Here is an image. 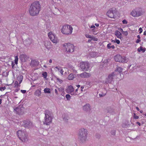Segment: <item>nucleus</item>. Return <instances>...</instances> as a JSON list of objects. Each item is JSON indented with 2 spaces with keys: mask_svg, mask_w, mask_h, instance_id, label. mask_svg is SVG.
Wrapping results in <instances>:
<instances>
[{
  "mask_svg": "<svg viewBox=\"0 0 146 146\" xmlns=\"http://www.w3.org/2000/svg\"><path fill=\"white\" fill-rule=\"evenodd\" d=\"M41 8L40 3L36 1L33 3L29 8V11L30 15L32 16L37 15L39 14Z\"/></svg>",
  "mask_w": 146,
  "mask_h": 146,
  "instance_id": "nucleus-1",
  "label": "nucleus"
},
{
  "mask_svg": "<svg viewBox=\"0 0 146 146\" xmlns=\"http://www.w3.org/2000/svg\"><path fill=\"white\" fill-rule=\"evenodd\" d=\"M78 132V137L79 141L82 143L85 142L87 139L88 135L87 129L81 128L79 129Z\"/></svg>",
  "mask_w": 146,
  "mask_h": 146,
  "instance_id": "nucleus-2",
  "label": "nucleus"
},
{
  "mask_svg": "<svg viewBox=\"0 0 146 146\" xmlns=\"http://www.w3.org/2000/svg\"><path fill=\"white\" fill-rule=\"evenodd\" d=\"M45 117L43 121V124L49 125L52 121L53 114L52 112L48 110H46L44 112Z\"/></svg>",
  "mask_w": 146,
  "mask_h": 146,
  "instance_id": "nucleus-3",
  "label": "nucleus"
},
{
  "mask_svg": "<svg viewBox=\"0 0 146 146\" xmlns=\"http://www.w3.org/2000/svg\"><path fill=\"white\" fill-rule=\"evenodd\" d=\"M73 30L72 27L70 25H64L61 29V32L64 34L69 35L72 34Z\"/></svg>",
  "mask_w": 146,
  "mask_h": 146,
  "instance_id": "nucleus-4",
  "label": "nucleus"
},
{
  "mask_svg": "<svg viewBox=\"0 0 146 146\" xmlns=\"http://www.w3.org/2000/svg\"><path fill=\"white\" fill-rule=\"evenodd\" d=\"M17 134L20 139L22 142H25L27 141V135L25 131L19 130L17 131Z\"/></svg>",
  "mask_w": 146,
  "mask_h": 146,
  "instance_id": "nucleus-5",
  "label": "nucleus"
},
{
  "mask_svg": "<svg viewBox=\"0 0 146 146\" xmlns=\"http://www.w3.org/2000/svg\"><path fill=\"white\" fill-rule=\"evenodd\" d=\"M90 64L87 62H81L79 64V67L83 71H88L89 69Z\"/></svg>",
  "mask_w": 146,
  "mask_h": 146,
  "instance_id": "nucleus-6",
  "label": "nucleus"
},
{
  "mask_svg": "<svg viewBox=\"0 0 146 146\" xmlns=\"http://www.w3.org/2000/svg\"><path fill=\"white\" fill-rule=\"evenodd\" d=\"M14 111L17 114L22 115L25 112V109L22 105H20L14 109Z\"/></svg>",
  "mask_w": 146,
  "mask_h": 146,
  "instance_id": "nucleus-7",
  "label": "nucleus"
},
{
  "mask_svg": "<svg viewBox=\"0 0 146 146\" xmlns=\"http://www.w3.org/2000/svg\"><path fill=\"white\" fill-rule=\"evenodd\" d=\"M64 46L67 52L72 53L74 52L75 47L73 44L70 43H65Z\"/></svg>",
  "mask_w": 146,
  "mask_h": 146,
  "instance_id": "nucleus-8",
  "label": "nucleus"
},
{
  "mask_svg": "<svg viewBox=\"0 0 146 146\" xmlns=\"http://www.w3.org/2000/svg\"><path fill=\"white\" fill-rule=\"evenodd\" d=\"M48 36L51 40L54 43H57L58 42V40L56 35L52 32L48 33Z\"/></svg>",
  "mask_w": 146,
  "mask_h": 146,
  "instance_id": "nucleus-9",
  "label": "nucleus"
},
{
  "mask_svg": "<svg viewBox=\"0 0 146 146\" xmlns=\"http://www.w3.org/2000/svg\"><path fill=\"white\" fill-rule=\"evenodd\" d=\"M114 59L115 61L121 62H125L126 59L125 58L122 56L120 55L117 54L114 57Z\"/></svg>",
  "mask_w": 146,
  "mask_h": 146,
  "instance_id": "nucleus-10",
  "label": "nucleus"
},
{
  "mask_svg": "<svg viewBox=\"0 0 146 146\" xmlns=\"http://www.w3.org/2000/svg\"><path fill=\"white\" fill-rule=\"evenodd\" d=\"M116 10L115 8H111L108 11L106 14L109 17L113 18L114 17V14L116 13Z\"/></svg>",
  "mask_w": 146,
  "mask_h": 146,
  "instance_id": "nucleus-11",
  "label": "nucleus"
},
{
  "mask_svg": "<svg viewBox=\"0 0 146 146\" xmlns=\"http://www.w3.org/2000/svg\"><path fill=\"white\" fill-rule=\"evenodd\" d=\"M116 75L115 72H113L110 74L108 77L106 79V82L107 83H111L113 81V78Z\"/></svg>",
  "mask_w": 146,
  "mask_h": 146,
  "instance_id": "nucleus-12",
  "label": "nucleus"
},
{
  "mask_svg": "<svg viewBox=\"0 0 146 146\" xmlns=\"http://www.w3.org/2000/svg\"><path fill=\"white\" fill-rule=\"evenodd\" d=\"M142 15L141 11H137L136 9L133 10L131 13V15L134 17H137L141 16Z\"/></svg>",
  "mask_w": 146,
  "mask_h": 146,
  "instance_id": "nucleus-13",
  "label": "nucleus"
},
{
  "mask_svg": "<svg viewBox=\"0 0 146 146\" xmlns=\"http://www.w3.org/2000/svg\"><path fill=\"white\" fill-rule=\"evenodd\" d=\"M29 58V56L25 54H22L19 56V59L22 62H26Z\"/></svg>",
  "mask_w": 146,
  "mask_h": 146,
  "instance_id": "nucleus-14",
  "label": "nucleus"
},
{
  "mask_svg": "<svg viewBox=\"0 0 146 146\" xmlns=\"http://www.w3.org/2000/svg\"><path fill=\"white\" fill-rule=\"evenodd\" d=\"M23 123L25 127L29 128L32 126V123L29 120H25L23 121Z\"/></svg>",
  "mask_w": 146,
  "mask_h": 146,
  "instance_id": "nucleus-15",
  "label": "nucleus"
},
{
  "mask_svg": "<svg viewBox=\"0 0 146 146\" xmlns=\"http://www.w3.org/2000/svg\"><path fill=\"white\" fill-rule=\"evenodd\" d=\"M91 76V74L89 73H87L86 72H83L80 74H78V76H79L80 77L82 78H87Z\"/></svg>",
  "mask_w": 146,
  "mask_h": 146,
  "instance_id": "nucleus-16",
  "label": "nucleus"
},
{
  "mask_svg": "<svg viewBox=\"0 0 146 146\" xmlns=\"http://www.w3.org/2000/svg\"><path fill=\"white\" fill-rule=\"evenodd\" d=\"M44 45L46 48L48 50L51 48L52 46L51 43L49 40L44 41Z\"/></svg>",
  "mask_w": 146,
  "mask_h": 146,
  "instance_id": "nucleus-17",
  "label": "nucleus"
},
{
  "mask_svg": "<svg viewBox=\"0 0 146 146\" xmlns=\"http://www.w3.org/2000/svg\"><path fill=\"white\" fill-rule=\"evenodd\" d=\"M66 91L68 93H71L74 91V88L72 85H70L67 88Z\"/></svg>",
  "mask_w": 146,
  "mask_h": 146,
  "instance_id": "nucleus-18",
  "label": "nucleus"
},
{
  "mask_svg": "<svg viewBox=\"0 0 146 146\" xmlns=\"http://www.w3.org/2000/svg\"><path fill=\"white\" fill-rule=\"evenodd\" d=\"M83 108L84 111L87 112H89L90 110V105L89 104H86L83 106Z\"/></svg>",
  "mask_w": 146,
  "mask_h": 146,
  "instance_id": "nucleus-19",
  "label": "nucleus"
},
{
  "mask_svg": "<svg viewBox=\"0 0 146 146\" xmlns=\"http://www.w3.org/2000/svg\"><path fill=\"white\" fill-rule=\"evenodd\" d=\"M115 35L117 38L121 39L122 38V34L120 32L118 31H116L115 32Z\"/></svg>",
  "mask_w": 146,
  "mask_h": 146,
  "instance_id": "nucleus-20",
  "label": "nucleus"
},
{
  "mask_svg": "<svg viewBox=\"0 0 146 146\" xmlns=\"http://www.w3.org/2000/svg\"><path fill=\"white\" fill-rule=\"evenodd\" d=\"M24 42L27 46L29 45L32 43V40L31 39L28 38L25 40Z\"/></svg>",
  "mask_w": 146,
  "mask_h": 146,
  "instance_id": "nucleus-21",
  "label": "nucleus"
},
{
  "mask_svg": "<svg viewBox=\"0 0 146 146\" xmlns=\"http://www.w3.org/2000/svg\"><path fill=\"white\" fill-rule=\"evenodd\" d=\"M41 89H40L36 90L35 92V96L39 97L40 96L41 94Z\"/></svg>",
  "mask_w": 146,
  "mask_h": 146,
  "instance_id": "nucleus-22",
  "label": "nucleus"
},
{
  "mask_svg": "<svg viewBox=\"0 0 146 146\" xmlns=\"http://www.w3.org/2000/svg\"><path fill=\"white\" fill-rule=\"evenodd\" d=\"M107 113L112 114L114 112L113 109L110 107H108L107 109Z\"/></svg>",
  "mask_w": 146,
  "mask_h": 146,
  "instance_id": "nucleus-23",
  "label": "nucleus"
},
{
  "mask_svg": "<svg viewBox=\"0 0 146 146\" xmlns=\"http://www.w3.org/2000/svg\"><path fill=\"white\" fill-rule=\"evenodd\" d=\"M62 118L63 120L65 122H67L69 118L67 115L64 114L62 115Z\"/></svg>",
  "mask_w": 146,
  "mask_h": 146,
  "instance_id": "nucleus-24",
  "label": "nucleus"
},
{
  "mask_svg": "<svg viewBox=\"0 0 146 146\" xmlns=\"http://www.w3.org/2000/svg\"><path fill=\"white\" fill-rule=\"evenodd\" d=\"M137 51L139 52H140L141 51H142L143 52H144L145 51V48H143V47L141 46L139 48H138Z\"/></svg>",
  "mask_w": 146,
  "mask_h": 146,
  "instance_id": "nucleus-25",
  "label": "nucleus"
},
{
  "mask_svg": "<svg viewBox=\"0 0 146 146\" xmlns=\"http://www.w3.org/2000/svg\"><path fill=\"white\" fill-rule=\"evenodd\" d=\"M17 79L18 81L19 82V84H20L21 83L22 81V80L23 79V76L22 75H20L18 76L17 78Z\"/></svg>",
  "mask_w": 146,
  "mask_h": 146,
  "instance_id": "nucleus-26",
  "label": "nucleus"
},
{
  "mask_svg": "<svg viewBox=\"0 0 146 146\" xmlns=\"http://www.w3.org/2000/svg\"><path fill=\"white\" fill-rule=\"evenodd\" d=\"M74 78V75L72 74H69L68 76V79L70 80H72Z\"/></svg>",
  "mask_w": 146,
  "mask_h": 146,
  "instance_id": "nucleus-27",
  "label": "nucleus"
},
{
  "mask_svg": "<svg viewBox=\"0 0 146 146\" xmlns=\"http://www.w3.org/2000/svg\"><path fill=\"white\" fill-rule=\"evenodd\" d=\"M42 76L46 80H47V78H46V77L47 76V74L46 72H42Z\"/></svg>",
  "mask_w": 146,
  "mask_h": 146,
  "instance_id": "nucleus-28",
  "label": "nucleus"
},
{
  "mask_svg": "<svg viewBox=\"0 0 146 146\" xmlns=\"http://www.w3.org/2000/svg\"><path fill=\"white\" fill-rule=\"evenodd\" d=\"M57 89L60 92H63L64 91V89L62 87L59 88L57 87Z\"/></svg>",
  "mask_w": 146,
  "mask_h": 146,
  "instance_id": "nucleus-29",
  "label": "nucleus"
},
{
  "mask_svg": "<svg viewBox=\"0 0 146 146\" xmlns=\"http://www.w3.org/2000/svg\"><path fill=\"white\" fill-rule=\"evenodd\" d=\"M115 71H117L120 73L122 71V68L120 67H118L115 70Z\"/></svg>",
  "mask_w": 146,
  "mask_h": 146,
  "instance_id": "nucleus-30",
  "label": "nucleus"
},
{
  "mask_svg": "<svg viewBox=\"0 0 146 146\" xmlns=\"http://www.w3.org/2000/svg\"><path fill=\"white\" fill-rule=\"evenodd\" d=\"M50 90L49 88H45L44 90V92L45 93H50Z\"/></svg>",
  "mask_w": 146,
  "mask_h": 146,
  "instance_id": "nucleus-31",
  "label": "nucleus"
},
{
  "mask_svg": "<svg viewBox=\"0 0 146 146\" xmlns=\"http://www.w3.org/2000/svg\"><path fill=\"white\" fill-rule=\"evenodd\" d=\"M61 67H60L56 66L54 68V69L56 71H59L61 69Z\"/></svg>",
  "mask_w": 146,
  "mask_h": 146,
  "instance_id": "nucleus-32",
  "label": "nucleus"
},
{
  "mask_svg": "<svg viewBox=\"0 0 146 146\" xmlns=\"http://www.w3.org/2000/svg\"><path fill=\"white\" fill-rule=\"evenodd\" d=\"M31 64L33 65H36L38 64V63L35 60H33L31 61Z\"/></svg>",
  "mask_w": 146,
  "mask_h": 146,
  "instance_id": "nucleus-33",
  "label": "nucleus"
},
{
  "mask_svg": "<svg viewBox=\"0 0 146 146\" xmlns=\"http://www.w3.org/2000/svg\"><path fill=\"white\" fill-rule=\"evenodd\" d=\"M18 60V58L17 56H16L15 57V62L16 64H17Z\"/></svg>",
  "mask_w": 146,
  "mask_h": 146,
  "instance_id": "nucleus-34",
  "label": "nucleus"
},
{
  "mask_svg": "<svg viewBox=\"0 0 146 146\" xmlns=\"http://www.w3.org/2000/svg\"><path fill=\"white\" fill-rule=\"evenodd\" d=\"M66 97L67 100H70L71 98V96L68 94H66Z\"/></svg>",
  "mask_w": 146,
  "mask_h": 146,
  "instance_id": "nucleus-35",
  "label": "nucleus"
},
{
  "mask_svg": "<svg viewBox=\"0 0 146 146\" xmlns=\"http://www.w3.org/2000/svg\"><path fill=\"white\" fill-rule=\"evenodd\" d=\"M91 39L92 40L95 41H97L98 40V38H97L93 36H92Z\"/></svg>",
  "mask_w": 146,
  "mask_h": 146,
  "instance_id": "nucleus-36",
  "label": "nucleus"
},
{
  "mask_svg": "<svg viewBox=\"0 0 146 146\" xmlns=\"http://www.w3.org/2000/svg\"><path fill=\"white\" fill-rule=\"evenodd\" d=\"M56 79L57 81L60 83H61L62 82V80L58 78H56Z\"/></svg>",
  "mask_w": 146,
  "mask_h": 146,
  "instance_id": "nucleus-37",
  "label": "nucleus"
},
{
  "mask_svg": "<svg viewBox=\"0 0 146 146\" xmlns=\"http://www.w3.org/2000/svg\"><path fill=\"white\" fill-rule=\"evenodd\" d=\"M133 117L134 119H136L139 118V116L136 115L135 113H134L133 114Z\"/></svg>",
  "mask_w": 146,
  "mask_h": 146,
  "instance_id": "nucleus-38",
  "label": "nucleus"
},
{
  "mask_svg": "<svg viewBox=\"0 0 146 146\" xmlns=\"http://www.w3.org/2000/svg\"><path fill=\"white\" fill-rule=\"evenodd\" d=\"M15 87H17L19 86V84L18 81H15L14 84Z\"/></svg>",
  "mask_w": 146,
  "mask_h": 146,
  "instance_id": "nucleus-39",
  "label": "nucleus"
},
{
  "mask_svg": "<svg viewBox=\"0 0 146 146\" xmlns=\"http://www.w3.org/2000/svg\"><path fill=\"white\" fill-rule=\"evenodd\" d=\"M85 36L87 38H90L91 39L92 38V36L86 34L85 35Z\"/></svg>",
  "mask_w": 146,
  "mask_h": 146,
  "instance_id": "nucleus-40",
  "label": "nucleus"
},
{
  "mask_svg": "<svg viewBox=\"0 0 146 146\" xmlns=\"http://www.w3.org/2000/svg\"><path fill=\"white\" fill-rule=\"evenodd\" d=\"M6 89V87L5 86L1 87L0 88V90L2 91Z\"/></svg>",
  "mask_w": 146,
  "mask_h": 146,
  "instance_id": "nucleus-41",
  "label": "nucleus"
},
{
  "mask_svg": "<svg viewBox=\"0 0 146 146\" xmlns=\"http://www.w3.org/2000/svg\"><path fill=\"white\" fill-rule=\"evenodd\" d=\"M114 42H116L117 44H119L120 42V41H119V40H117V39H115V41L114 40L113 41Z\"/></svg>",
  "mask_w": 146,
  "mask_h": 146,
  "instance_id": "nucleus-42",
  "label": "nucleus"
},
{
  "mask_svg": "<svg viewBox=\"0 0 146 146\" xmlns=\"http://www.w3.org/2000/svg\"><path fill=\"white\" fill-rule=\"evenodd\" d=\"M58 90L57 89V87H56V89L54 90V91L55 93V94L56 95H58Z\"/></svg>",
  "mask_w": 146,
  "mask_h": 146,
  "instance_id": "nucleus-43",
  "label": "nucleus"
},
{
  "mask_svg": "<svg viewBox=\"0 0 146 146\" xmlns=\"http://www.w3.org/2000/svg\"><path fill=\"white\" fill-rule=\"evenodd\" d=\"M123 34L125 36H127L128 34V33L127 31H123Z\"/></svg>",
  "mask_w": 146,
  "mask_h": 146,
  "instance_id": "nucleus-44",
  "label": "nucleus"
},
{
  "mask_svg": "<svg viewBox=\"0 0 146 146\" xmlns=\"http://www.w3.org/2000/svg\"><path fill=\"white\" fill-rule=\"evenodd\" d=\"M122 22L123 24H126L127 23V22L126 20H123Z\"/></svg>",
  "mask_w": 146,
  "mask_h": 146,
  "instance_id": "nucleus-45",
  "label": "nucleus"
},
{
  "mask_svg": "<svg viewBox=\"0 0 146 146\" xmlns=\"http://www.w3.org/2000/svg\"><path fill=\"white\" fill-rule=\"evenodd\" d=\"M68 68H69L73 70H74V67H73V66H70V65H69L68 66Z\"/></svg>",
  "mask_w": 146,
  "mask_h": 146,
  "instance_id": "nucleus-46",
  "label": "nucleus"
},
{
  "mask_svg": "<svg viewBox=\"0 0 146 146\" xmlns=\"http://www.w3.org/2000/svg\"><path fill=\"white\" fill-rule=\"evenodd\" d=\"M111 43H109L107 45V47L108 49H110L111 48Z\"/></svg>",
  "mask_w": 146,
  "mask_h": 146,
  "instance_id": "nucleus-47",
  "label": "nucleus"
},
{
  "mask_svg": "<svg viewBox=\"0 0 146 146\" xmlns=\"http://www.w3.org/2000/svg\"><path fill=\"white\" fill-rule=\"evenodd\" d=\"M118 30H119V31L120 32H122V33L124 31H123V29L121 28H118Z\"/></svg>",
  "mask_w": 146,
  "mask_h": 146,
  "instance_id": "nucleus-48",
  "label": "nucleus"
},
{
  "mask_svg": "<svg viewBox=\"0 0 146 146\" xmlns=\"http://www.w3.org/2000/svg\"><path fill=\"white\" fill-rule=\"evenodd\" d=\"M139 33H141L142 32L143 30L140 27L139 29Z\"/></svg>",
  "mask_w": 146,
  "mask_h": 146,
  "instance_id": "nucleus-49",
  "label": "nucleus"
},
{
  "mask_svg": "<svg viewBox=\"0 0 146 146\" xmlns=\"http://www.w3.org/2000/svg\"><path fill=\"white\" fill-rule=\"evenodd\" d=\"M60 72V73L62 74V75L63 74V70L62 68L59 71Z\"/></svg>",
  "mask_w": 146,
  "mask_h": 146,
  "instance_id": "nucleus-50",
  "label": "nucleus"
},
{
  "mask_svg": "<svg viewBox=\"0 0 146 146\" xmlns=\"http://www.w3.org/2000/svg\"><path fill=\"white\" fill-rule=\"evenodd\" d=\"M21 92L23 94H25L26 92V90H21Z\"/></svg>",
  "mask_w": 146,
  "mask_h": 146,
  "instance_id": "nucleus-51",
  "label": "nucleus"
},
{
  "mask_svg": "<svg viewBox=\"0 0 146 146\" xmlns=\"http://www.w3.org/2000/svg\"><path fill=\"white\" fill-rule=\"evenodd\" d=\"M99 95L100 97H102L103 96H105V94L103 95L102 94H99Z\"/></svg>",
  "mask_w": 146,
  "mask_h": 146,
  "instance_id": "nucleus-52",
  "label": "nucleus"
},
{
  "mask_svg": "<svg viewBox=\"0 0 146 146\" xmlns=\"http://www.w3.org/2000/svg\"><path fill=\"white\" fill-rule=\"evenodd\" d=\"M140 41L141 40L140 39H138L136 40V42L137 43L140 42Z\"/></svg>",
  "mask_w": 146,
  "mask_h": 146,
  "instance_id": "nucleus-53",
  "label": "nucleus"
},
{
  "mask_svg": "<svg viewBox=\"0 0 146 146\" xmlns=\"http://www.w3.org/2000/svg\"><path fill=\"white\" fill-rule=\"evenodd\" d=\"M61 95L62 96H64L65 95V93L64 92H61Z\"/></svg>",
  "mask_w": 146,
  "mask_h": 146,
  "instance_id": "nucleus-54",
  "label": "nucleus"
},
{
  "mask_svg": "<svg viewBox=\"0 0 146 146\" xmlns=\"http://www.w3.org/2000/svg\"><path fill=\"white\" fill-rule=\"evenodd\" d=\"M95 26L94 25H92L91 27H90V28L91 29H92V28H95Z\"/></svg>",
  "mask_w": 146,
  "mask_h": 146,
  "instance_id": "nucleus-55",
  "label": "nucleus"
},
{
  "mask_svg": "<svg viewBox=\"0 0 146 146\" xmlns=\"http://www.w3.org/2000/svg\"><path fill=\"white\" fill-rule=\"evenodd\" d=\"M72 95H77V94H76V93H75L74 92H72L70 93Z\"/></svg>",
  "mask_w": 146,
  "mask_h": 146,
  "instance_id": "nucleus-56",
  "label": "nucleus"
},
{
  "mask_svg": "<svg viewBox=\"0 0 146 146\" xmlns=\"http://www.w3.org/2000/svg\"><path fill=\"white\" fill-rule=\"evenodd\" d=\"M84 88V87L83 86H81V92H83V89Z\"/></svg>",
  "mask_w": 146,
  "mask_h": 146,
  "instance_id": "nucleus-57",
  "label": "nucleus"
},
{
  "mask_svg": "<svg viewBox=\"0 0 146 146\" xmlns=\"http://www.w3.org/2000/svg\"><path fill=\"white\" fill-rule=\"evenodd\" d=\"M136 124H137V125H139V126H141V123H139V122H136Z\"/></svg>",
  "mask_w": 146,
  "mask_h": 146,
  "instance_id": "nucleus-58",
  "label": "nucleus"
},
{
  "mask_svg": "<svg viewBox=\"0 0 146 146\" xmlns=\"http://www.w3.org/2000/svg\"><path fill=\"white\" fill-rule=\"evenodd\" d=\"M109 0L111 3H113L115 1V0Z\"/></svg>",
  "mask_w": 146,
  "mask_h": 146,
  "instance_id": "nucleus-59",
  "label": "nucleus"
},
{
  "mask_svg": "<svg viewBox=\"0 0 146 146\" xmlns=\"http://www.w3.org/2000/svg\"><path fill=\"white\" fill-rule=\"evenodd\" d=\"M95 25H96V26L97 27H98L99 26V24H98L95 23Z\"/></svg>",
  "mask_w": 146,
  "mask_h": 146,
  "instance_id": "nucleus-60",
  "label": "nucleus"
},
{
  "mask_svg": "<svg viewBox=\"0 0 146 146\" xmlns=\"http://www.w3.org/2000/svg\"><path fill=\"white\" fill-rule=\"evenodd\" d=\"M111 48H112V49H114L115 48V46L114 45H112L111 46Z\"/></svg>",
  "mask_w": 146,
  "mask_h": 146,
  "instance_id": "nucleus-61",
  "label": "nucleus"
},
{
  "mask_svg": "<svg viewBox=\"0 0 146 146\" xmlns=\"http://www.w3.org/2000/svg\"><path fill=\"white\" fill-rule=\"evenodd\" d=\"M137 38L139 39H140V36L139 35H138L137 36Z\"/></svg>",
  "mask_w": 146,
  "mask_h": 146,
  "instance_id": "nucleus-62",
  "label": "nucleus"
},
{
  "mask_svg": "<svg viewBox=\"0 0 146 146\" xmlns=\"http://www.w3.org/2000/svg\"><path fill=\"white\" fill-rule=\"evenodd\" d=\"M136 109H137V110L138 111H139V108L138 107H136Z\"/></svg>",
  "mask_w": 146,
  "mask_h": 146,
  "instance_id": "nucleus-63",
  "label": "nucleus"
},
{
  "mask_svg": "<svg viewBox=\"0 0 146 146\" xmlns=\"http://www.w3.org/2000/svg\"><path fill=\"white\" fill-rule=\"evenodd\" d=\"M143 35H146V31H145L143 33Z\"/></svg>",
  "mask_w": 146,
  "mask_h": 146,
  "instance_id": "nucleus-64",
  "label": "nucleus"
}]
</instances>
